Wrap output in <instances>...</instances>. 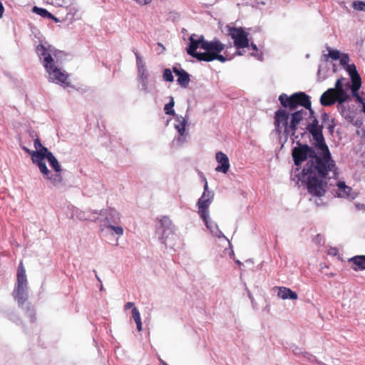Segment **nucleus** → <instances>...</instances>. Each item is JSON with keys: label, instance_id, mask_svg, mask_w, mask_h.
Wrapping results in <instances>:
<instances>
[{"label": "nucleus", "instance_id": "nucleus-7", "mask_svg": "<svg viewBox=\"0 0 365 365\" xmlns=\"http://www.w3.org/2000/svg\"><path fill=\"white\" fill-rule=\"evenodd\" d=\"M176 230L177 228L170 217L163 216L160 219L158 232L161 242L165 246L174 248L179 245L180 239Z\"/></svg>", "mask_w": 365, "mask_h": 365}, {"label": "nucleus", "instance_id": "nucleus-25", "mask_svg": "<svg viewBox=\"0 0 365 365\" xmlns=\"http://www.w3.org/2000/svg\"><path fill=\"white\" fill-rule=\"evenodd\" d=\"M327 49L328 51V54H327V56L324 55V57L326 58L327 57H329L331 59L336 61V60H339V58L341 57V53L339 51H338L336 49H332L330 47H327Z\"/></svg>", "mask_w": 365, "mask_h": 365}, {"label": "nucleus", "instance_id": "nucleus-4", "mask_svg": "<svg viewBox=\"0 0 365 365\" xmlns=\"http://www.w3.org/2000/svg\"><path fill=\"white\" fill-rule=\"evenodd\" d=\"M189 40L187 52L199 61L209 62L218 60L223 63L231 59L220 54L225 49V46L218 39L207 41H205L203 36L194 34L190 36Z\"/></svg>", "mask_w": 365, "mask_h": 365}, {"label": "nucleus", "instance_id": "nucleus-17", "mask_svg": "<svg viewBox=\"0 0 365 365\" xmlns=\"http://www.w3.org/2000/svg\"><path fill=\"white\" fill-rule=\"evenodd\" d=\"M215 160L217 166L215 171L217 173L226 174L230 168V160L227 155L222 151H219L215 154Z\"/></svg>", "mask_w": 365, "mask_h": 365}, {"label": "nucleus", "instance_id": "nucleus-24", "mask_svg": "<svg viewBox=\"0 0 365 365\" xmlns=\"http://www.w3.org/2000/svg\"><path fill=\"white\" fill-rule=\"evenodd\" d=\"M68 16H70L72 19H81V14L80 9L76 6H71L69 8Z\"/></svg>", "mask_w": 365, "mask_h": 365}, {"label": "nucleus", "instance_id": "nucleus-10", "mask_svg": "<svg viewBox=\"0 0 365 365\" xmlns=\"http://www.w3.org/2000/svg\"><path fill=\"white\" fill-rule=\"evenodd\" d=\"M205 182L204 190L197 202V212L200 217L210 215L209 207L213 201L214 192L209 190L208 183L205 177H203Z\"/></svg>", "mask_w": 365, "mask_h": 365}, {"label": "nucleus", "instance_id": "nucleus-27", "mask_svg": "<svg viewBox=\"0 0 365 365\" xmlns=\"http://www.w3.org/2000/svg\"><path fill=\"white\" fill-rule=\"evenodd\" d=\"M352 7L355 10L365 11V1H355L352 4Z\"/></svg>", "mask_w": 365, "mask_h": 365}, {"label": "nucleus", "instance_id": "nucleus-16", "mask_svg": "<svg viewBox=\"0 0 365 365\" xmlns=\"http://www.w3.org/2000/svg\"><path fill=\"white\" fill-rule=\"evenodd\" d=\"M104 217L106 224H118L120 222L122 215L120 212L113 207H107L99 211V217Z\"/></svg>", "mask_w": 365, "mask_h": 365}, {"label": "nucleus", "instance_id": "nucleus-41", "mask_svg": "<svg viewBox=\"0 0 365 365\" xmlns=\"http://www.w3.org/2000/svg\"><path fill=\"white\" fill-rule=\"evenodd\" d=\"M359 208L362 209V208H363V205H361V206H359Z\"/></svg>", "mask_w": 365, "mask_h": 365}, {"label": "nucleus", "instance_id": "nucleus-12", "mask_svg": "<svg viewBox=\"0 0 365 365\" xmlns=\"http://www.w3.org/2000/svg\"><path fill=\"white\" fill-rule=\"evenodd\" d=\"M229 36L234 41V45L237 49L247 48L249 46V34L242 27L236 28L227 26Z\"/></svg>", "mask_w": 365, "mask_h": 365}, {"label": "nucleus", "instance_id": "nucleus-15", "mask_svg": "<svg viewBox=\"0 0 365 365\" xmlns=\"http://www.w3.org/2000/svg\"><path fill=\"white\" fill-rule=\"evenodd\" d=\"M336 195L339 197L345 198L349 200H354L358 196V192L347 186L344 182L340 181L336 184Z\"/></svg>", "mask_w": 365, "mask_h": 365}, {"label": "nucleus", "instance_id": "nucleus-28", "mask_svg": "<svg viewBox=\"0 0 365 365\" xmlns=\"http://www.w3.org/2000/svg\"><path fill=\"white\" fill-rule=\"evenodd\" d=\"M163 78L164 81L168 82H173L174 80L172 71L170 68H166L164 70Z\"/></svg>", "mask_w": 365, "mask_h": 365}, {"label": "nucleus", "instance_id": "nucleus-40", "mask_svg": "<svg viewBox=\"0 0 365 365\" xmlns=\"http://www.w3.org/2000/svg\"><path fill=\"white\" fill-rule=\"evenodd\" d=\"M307 355H308V356H309L308 359H309V360H311V357H312V355H309V354H307Z\"/></svg>", "mask_w": 365, "mask_h": 365}, {"label": "nucleus", "instance_id": "nucleus-30", "mask_svg": "<svg viewBox=\"0 0 365 365\" xmlns=\"http://www.w3.org/2000/svg\"><path fill=\"white\" fill-rule=\"evenodd\" d=\"M137 4L141 6L147 5L150 4L152 0H134Z\"/></svg>", "mask_w": 365, "mask_h": 365}, {"label": "nucleus", "instance_id": "nucleus-32", "mask_svg": "<svg viewBox=\"0 0 365 365\" xmlns=\"http://www.w3.org/2000/svg\"><path fill=\"white\" fill-rule=\"evenodd\" d=\"M338 251L336 248H330L328 250V254L331 255H336L337 254Z\"/></svg>", "mask_w": 365, "mask_h": 365}, {"label": "nucleus", "instance_id": "nucleus-37", "mask_svg": "<svg viewBox=\"0 0 365 365\" xmlns=\"http://www.w3.org/2000/svg\"><path fill=\"white\" fill-rule=\"evenodd\" d=\"M251 47L252 48V49H253L254 51H257V46H256L255 44H254V43H251Z\"/></svg>", "mask_w": 365, "mask_h": 365}, {"label": "nucleus", "instance_id": "nucleus-19", "mask_svg": "<svg viewBox=\"0 0 365 365\" xmlns=\"http://www.w3.org/2000/svg\"><path fill=\"white\" fill-rule=\"evenodd\" d=\"M173 71L178 76V83L184 88L187 87L190 81L188 73L185 70L179 69L177 67H173Z\"/></svg>", "mask_w": 365, "mask_h": 365}, {"label": "nucleus", "instance_id": "nucleus-34", "mask_svg": "<svg viewBox=\"0 0 365 365\" xmlns=\"http://www.w3.org/2000/svg\"><path fill=\"white\" fill-rule=\"evenodd\" d=\"M135 323H136V325H137L138 331H140L142 330V327H143L141 320L139 321V322H136Z\"/></svg>", "mask_w": 365, "mask_h": 365}, {"label": "nucleus", "instance_id": "nucleus-26", "mask_svg": "<svg viewBox=\"0 0 365 365\" xmlns=\"http://www.w3.org/2000/svg\"><path fill=\"white\" fill-rule=\"evenodd\" d=\"M174 104H175V103H174L173 98L171 97L170 101L168 103L165 104V106L164 107V110L166 114L175 115V110L173 109Z\"/></svg>", "mask_w": 365, "mask_h": 365}, {"label": "nucleus", "instance_id": "nucleus-18", "mask_svg": "<svg viewBox=\"0 0 365 365\" xmlns=\"http://www.w3.org/2000/svg\"><path fill=\"white\" fill-rule=\"evenodd\" d=\"M342 103V106H341L340 102H339L338 109L340 110L343 117H344L349 122L352 123L356 126H361L362 124L361 121L354 120L355 118V111L354 110H350L349 108H346L345 104Z\"/></svg>", "mask_w": 365, "mask_h": 365}, {"label": "nucleus", "instance_id": "nucleus-23", "mask_svg": "<svg viewBox=\"0 0 365 365\" xmlns=\"http://www.w3.org/2000/svg\"><path fill=\"white\" fill-rule=\"evenodd\" d=\"M34 13L43 17V18H53V15L48 12L46 9L39 8L38 6H34L32 9Z\"/></svg>", "mask_w": 365, "mask_h": 365}, {"label": "nucleus", "instance_id": "nucleus-13", "mask_svg": "<svg viewBox=\"0 0 365 365\" xmlns=\"http://www.w3.org/2000/svg\"><path fill=\"white\" fill-rule=\"evenodd\" d=\"M71 217L81 221H96L99 218V211L96 210H82L76 207L71 209Z\"/></svg>", "mask_w": 365, "mask_h": 365}, {"label": "nucleus", "instance_id": "nucleus-39", "mask_svg": "<svg viewBox=\"0 0 365 365\" xmlns=\"http://www.w3.org/2000/svg\"><path fill=\"white\" fill-rule=\"evenodd\" d=\"M236 54H237V55H238V56H242V55H243V53H242V51H238L236 53Z\"/></svg>", "mask_w": 365, "mask_h": 365}, {"label": "nucleus", "instance_id": "nucleus-1", "mask_svg": "<svg viewBox=\"0 0 365 365\" xmlns=\"http://www.w3.org/2000/svg\"><path fill=\"white\" fill-rule=\"evenodd\" d=\"M292 157L296 165L308 158L299 179L306 184L312 195H324L327 190V177L336 175V166L328 147L324 143H319L315 153L308 145H300L292 150Z\"/></svg>", "mask_w": 365, "mask_h": 365}, {"label": "nucleus", "instance_id": "nucleus-29", "mask_svg": "<svg viewBox=\"0 0 365 365\" xmlns=\"http://www.w3.org/2000/svg\"><path fill=\"white\" fill-rule=\"evenodd\" d=\"M132 314L135 322L141 320L140 314L136 307H133V309H132Z\"/></svg>", "mask_w": 365, "mask_h": 365}, {"label": "nucleus", "instance_id": "nucleus-8", "mask_svg": "<svg viewBox=\"0 0 365 365\" xmlns=\"http://www.w3.org/2000/svg\"><path fill=\"white\" fill-rule=\"evenodd\" d=\"M28 282L26 274V269L22 262L18 266L17 270V282L13 292V297L17 301L19 305H22L27 299Z\"/></svg>", "mask_w": 365, "mask_h": 365}, {"label": "nucleus", "instance_id": "nucleus-20", "mask_svg": "<svg viewBox=\"0 0 365 365\" xmlns=\"http://www.w3.org/2000/svg\"><path fill=\"white\" fill-rule=\"evenodd\" d=\"M277 296L282 299H297L298 295L289 288L285 287H279L278 288Z\"/></svg>", "mask_w": 365, "mask_h": 365}, {"label": "nucleus", "instance_id": "nucleus-11", "mask_svg": "<svg viewBox=\"0 0 365 365\" xmlns=\"http://www.w3.org/2000/svg\"><path fill=\"white\" fill-rule=\"evenodd\" d=\"M189 116L187 114L185 116L180 115H175L173 125L178 134V135L175 138V141L179 146L186 141V138L189 135L188 131H187L185 128Z\"/></svg>", "mask_w": 365, "mask_h": 365}, {"label": "nucleus", "instance_id": "nucleus-36", "mask_svg": "<svg viewBox=\"0 0 365 365\" xmlns=\"http://www.w3.org/2000/svg\"><path fill=\"white\" fill-rule=\"evenodd\" d=\"M23 149L31 156V153H32L33 150H31L26 147H24Z\"/></svg>", "mask_w": 365, "mask_h": 365}, {"label": "nucleus", "instance_id": "nucleus-5", "mask_svg": "<svg viewBox=\"0 0 365 365\" xmlns=\"http://www.w3.org/2000/svg\"><path fill=\"white\" fill-rule=\"evenodd\" d=\"M36 52L46 71L48 80L64 87L68 86V73L56 65L52 56H56V50L51 46L44 43L36 47Z\"/></svg>", "mask_w": 365, "mask_h": 365}, {"label": "nucleus", "instance_id": "nucleus-6", "mask_svg": "<svg viewBox=\"0 0 365 365\" xmlns=\"http://www.w3.org/2000/svg\"><path fill=\"white\" fill-rule=\"evenodd\" d=\"M136 58L137 81L138 88L143 93H153L156 90V82L152 77L144 61L143 57L138 52L134 51Z\"/></svg>", "mask_w": 365, "mask_h": 365}, {"label": "nucleus", "instance_id": "nucleus-2", "mask_svg": "<svg viewBox=\"0 0 365 365\" xmlns=\"http://www.w3.org/2000/svg\"><path fill=\"white\" fill-rule=\"evenodd\" d=\"M279 100L285 108L294 110L298 106L304 108L290 114L286 109L281 108L275 113L274 125L275 130L279 133H284L287 135H294L297 125L303 121L307 116L311 115L313 113L311 109V101L307 95L304 93H296L291 96L282 94Z\"/></svg>", "mask_w": 365, "mask_h": 365}, {"label": "nucleus", "instance_id": "nucleus-22", "mask_svg": "<svg viewBox=\"0 0 365 365\" xmlns=\"http://www.w3.org/2000/svg\"><path fill=\"white\" fill-rule=\"evenodd\" d=\"M106 227L112 231V235H117L118 237H121L124 234V229L123 226L118 224L109 223L106 224Z\"/></svg>", "mask_w": 365, "mask_h": 365}, {"label": "nucleus", "instance_id": "nucleus-9", "mask_svg": "<svg viewBox=\"0 0 365 365\" xmlns=\"http://www.w3.org/2000/svg\"><path fill=\"white\" fill-rule=\"evenodd\" d=\"M342 80L338 79L334 88H329L322 95L320 98L322 105L328 106L337 101L340 102L341 106H342V103L347 98V95L343 88Z\"/></svg>", "mask_w": 365, "mask_h": 365}, {"label": "nucleus", "instance_id": "nucleus-31", "mask_svg": "<svg viewBox=\"0 0 365 365\" xmlns=\"http://www.w3.org/2000/svg\"><path fill=\"white\" fill-rule=\"evenodd\" d=\"M323 240V237L322 236H321L320 235H318L315 237V238L314 239V242H316L317 244H320L321 242Z\"/></svg>", "mask_w": 365, "mask_h": 365}, {"label": "nucleus", "instance_id": "nucleus-14", "mask_svg": "<svg viewBox=\"0 0 365 365\" xmlns=\"http://www.w3.org/2000/svg\"><path fill=\"white\" fill-rule=\"evenodd\" d=\"M206 228L207 230H209L210 233L212 237H217L218 239L223 238L225 239L229 245H230V242L229 240L225 236V235L222 233V232L220 230L218 225L217 222L213 221L211 218L210 215H206L205 217H201Z\"/></svg>", "mask_w": 365, "mask_h": 365}, {"label": "nucleus", "instance_id": "nucleus-44", "mask_svg": "<svg viewBox=\"0 0 365 365\" xmlns=\"http://www.w3.org/2000/svg\"><path fill=\"white\" fill-rule=\"evenodd\" d=\"M163 365H168V364H166V363H165V362H163Z\"/></svg>", "mask_w": 365, "mask_h": 365}, {"label": "nucleus", "instance_id": "nucleus-21", "mask_svg": "<svg viewBox=\"0 0 365 365\" xmlns=\"http://www.w3.org/2000/svg\"><path fill=\"white\" fill-rule=\"evenodd\" d=\"M353 263V269L355 271L365 269V255H358L349 259Z\"/></svg>", "mask_w": 365, "mask_h": 365}, {"label": "nucleus", "instance_id": "nucleus-43", "mask_svg": "<svg viewBox=\"0 0 365 365\" xmlns=\"http://www.w3.org/2000/svg\"><path fill=\"white\" fill-rule=\"evenodd\" d=\"M251 55H252V56H255V53H251Z\"/></svg>", "mask_w": 365, "mask_h": 365}, {"label": "nucleus", "instance_id": "nucleus-33", "mask_svg": "<svg viewBox=\"0 0 365 365\" xmlns=\"http://www.w3.org/2000/svg\"><path fill=\"white\" fill-rule=\"evenodd\" d=\"M133 307H135L134 306V303L133 302H127L125 304V309H130L132 308V309H133Z\"/></svg>", "mask_w": 365, "mask_h": 365}, {"label": "nucleus", "instance_id": "nucleus-3", "mask_svg": "<svg viewBox=\"0 0 365 365\" xmlns=\"http://www.w3.org/2000/svg\"><path fill=\"white\" fill-rule=\"evenodd\" d=\"M36 150L32 151L31 160L36 165L45 180L53 187L61 188L65 183L61 173V166L48 148L43 146L38 138L34 140Z\"/></svg>", "mask_w": 365, "mask_h": 365}, {"label": "nucleus", "instance_id": "nucleus-35", "mask_svg": "<svg viewBox=\"0 0 365 365\" xmlns=\"http://www.w3.org/2000/svg\"><path fill=\"white\" fill-rule=\"evenodd\" d=\"M4 8L2 3L0 1V18L3 16Z\"/></svg>", "mask_w": 365, "mask_h": 365}, {"label": "nucleus", "instance_id": "nucleus-38", "mask_svg": "<svg viewBox=\"0 0 365 365\" xmlns=\"http://www.w3.org/2000/svg\"><path fill=\"white\" fill-rule=\"evenodd\" d=\"M50 19L54 20L55 22H58L59 21V20L56 17H55L54 16H53V18H50Z\"/></svg>", "mask_w": 365, "mask_h": 365}, {"label": "nucleus", "instance_id": "nucleus-42", "mask_svg": "<svg viewBox=\"0 0 365 365\" xmlns=\"http://www.w3.org/2000/svg\"><path fill=\"white\" fill-rule=\"evenodd\" d=\"M359 208L362 209V208H363V205H361V206H359Z\"/></svg>", "mask_w": 365, "mask_h": 365}]
</instances>
